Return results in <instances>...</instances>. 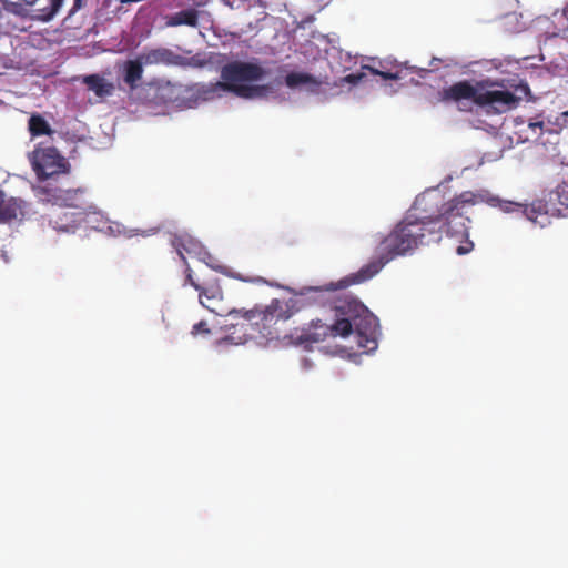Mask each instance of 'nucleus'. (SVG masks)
<instances>
[{
    "mask_svg": "<svg viewBox=\"0 0 568 568\" xmlns=\"http://www.w3.org/2000/svg\"><path fill=\"white\" fill-rule=\"evenodd\" d=\"M338 282L334 283L338 284ZM333 282L324 286L305 287L298 297L288 301L274 298L264 307H254L247 311L232 310L227 314L241 322L233 324L241 326L244 331V338L239 337V343L245 341V336L257 332L264 337L272 335L271 327L278 321H286L294 315L301 307L311 304L325 306L332 302V308L335 312L336 321L328 325L321 320H313L307 327L301 331L297 341L301 344L318 343L325 341L328 336L347 337L354 334L357 346L365 352L374 351L377 347L378 320L377 317L357 298L352 296L333 297L332 294L337 290L332 288Z\"/></svg>",
    "mask_w": 568,
    "mask_h": 568,
    "instance_id": "1",
    "label": "nucleus"
},
{
    "mask_svg": "<svg viewBox=\"0 0 568 568\" xmlns=\"http://www.w3.org/2000/svg\"><path fill=\"white\" fill-rule=\"evenodd\" d=\"M439 240V220H432V216L417 217L409 213L378 243L374 257L356 273L339 280L336 287H348L352 284L366 282L396 256L404 255L418 245L437 243ZM332 288H335L334 284Z\"/></svg>",
    "mask_w": 568,
    "mask_h": 568,
    "instance_id": "2",
    "label": "nucleus"
},
{
    "mask_svg": "<svg viewBox=\"0 0 568 568\" xmlns=\"http://www.w3.org/2000/svg\"><path fill=\"white\" fill-rule=\"evenodd\" d=\"M32 190L39 201L60 207L74 209V212L94 219L93 229L100 232H113V226L92 201L88 187L61 189L51 182H47L45 184L33 185Z\"/></svg>",
    "mask_w": 568,
    "mask_h": 568,
    "instance_id": "3",
    "label": "nucleus"
},
{
    "mask_svg": "<svg viewBox=\"0 0 568 568\" xmlns=\"http://www.w3.org/2000/svg\"><path fill=\"white\" fill-rule=\"evenodd\" d=\"M493 85L488 80L479 81L473 85L469 81L464 80L444 88L438 92L439 102H459L463 100H471L479 106H490L495 112L503 113L515 108L519 98L508 90L486 89Z\"/></svg>",
    "mask_w": 568,
    "mask_h": 568,
    "instance_id": "4",
    "label": "nucleus"
},
{
    "mask_svg": "<svg viewBox=\"0 0 568 568\" xmlns=\"http://www.w3.org/2000/svg\"><path fill=\"white\" fill-rule=\"evenodd\" d=\"M266 70L255 62L231 61L221 68L217 85L224 87L226 92L243 99H254L265 95L267 85L252 84L264 79Z\"/></svg>",
    "mask_w": 568,
    "mask_h": 568,
    "instance_id": "5",
    "label": "nucleus"
},
{
    "mask_svg": "<svg viewBox=\"0 0 568 568\" xmlns=\"http://www.w3.org/2000/svg\"><path fill=\"white\" fill-rule=\"evenodd\" d=\"M479 201H484L481 194L465 191L447 202L443 212L438 216H432V220L440 221V233L445 231L449 236H467L469 214Z\"/></svg>",
    "mask_w": 568,
    "mask_h": 568,
    "instance_id": "6",
    "label": "nucleus"
},
{
    "mask_svg": "<svg viewBox=\"0 0 568 568\" xmlns=\"http://www.w3.org/2000/svg\"><path fill=\"white\" fill-rule=\"evenodd\" d=\"M525 212L528 220L541 227L547 224L549 216H568V174L548 193L547 199L534 201Z\"/></svg>",
    "mask_w": 568,
    "mask_h": 568,
    "instance_id": "7",
    "label": "nucleus"
},
{
    "mask_svg": "<svg viewBox=\"0 0 568 568\" xmlns=\"http://www.w3.org/2000/svg\"><path fill=\"white\" fill-rule=\"evenodd\" d=\"M28 159L40 184H45L50 179L70 171L68 160L53 146L38 145L28 154Z\"/></svg>",
    "mask_w": 568,
    "mask_h": 568,
    "instance_id": "8",
    "label": "nucleus"
},
{
    "mask_svg": "<svg viewBox=\"0 0 568 568\" xmlns=\"http://www.w3.org/2000/svg\"><path fill=\"white\" fill-rule=\"evenodd\" d=\"M139 57L145 67L163 64L182 68H203L207 63L201 53H196L192 57H183L175 53L171 49L163 47L144 49L141 53H139Z\"/></svg>",
    "mask_w": 568,
    "mask_h": 568,
    "instance_id": "9",
    "label": "nucleus"
},
{
    "mask_svg": "<svg viewBox=\"0 0 568 568\" xmlns=\"http://www.w3.org/2000/svg\"><path fill=\"white\" fill-rule=\"evenodd\" d=\"M172 244L184 262L186 261L185 255L197 257L200 261L205 263H207L206 257H211L210 253L204 250L203 245L190 235H176L174 236Z\"/></svg>",
    "mask_w": 568,
    "mask_h": 568,
    "instance_id": "10",
    "label": "nucleus"
},
{
    "mask_svg": "<svg viewBox=\"0 0 568 568\" xmlns=\"http://www.w3.org/2000/svg\"><path fill=\"white\" fill-rule=\"evenodd\" d=\"M49 222L58 232H74L81 223H90L91 221L77 212L59 211L51 215Z\"/></svg>",
    "mask_w": 568,
    "mask_h": 568,
    "instance_id": "11",
    "label": "nucleus"
},
{
    "mask_svg": "<svg viewBox=\"0 0 568 568\" xmlns=\"http://www.w3.org/2000/svg\"><path fill=\"white\" fill-rule=\"evenodd\" d=\"M27 203L19 197L6 199L0 192V223L10 222L24 215Z\"/></svg>",
    "mask_w": 568,
    "mask_h": 568,
    "instance_id": "12",
    "label": "nucleus"
},
{
    "mask_svg": "<svg viewBox=\"0 0 568 568\" xmlns=\"http://www.w3.org/2000/svg\"><path fill=\"white\" fill-rule=\"evenodd\" d=\"M200 303L210 312L216 315H223V310L220 304L223 300V292L219 285H203L199 291Z\"/></svg>",
    "mask_w": 568,
    "mask_h": 568,
    "instance_id": "13",
    "label": "nucleus"
},
{
    "mask_svg": "<svg viewBox=\"0 0 568 568\" xmlns=\"http://www.w3.org/2000/svg\"><path fill=\"white\" fill-rule=\"evenodd\" d=\"M62 2L63 0H32L29 7L33 18L49 21L61 8Z\"/></svg>",
    "mask_w": 568,
    "mask_h": 568,
    "instance_id": "14",
    "label": "nucleus"
},
{
    "mask_svg": "<svg viewBox=\"0 0 568 568\" xmlns=\"http://www.w3.org/2000/svg\"><path fill=\"white\" fill-rule=\"evenodd\" d=\"M82 82L87 85L88 90L93 91L98 98H106L112 95L114 85L100 74L84 75Z\"/></svg>",
    "mask_w": 568,
    "mask_h": 568,
    "instance_id": "15",
    "label": "nucleus"
},
{
    "mask_svg": "<svg viewBox=\"0 0 568 568\" xmlns=\"http://www.w3.org/2000/svg\"><path fill=\"white\" fill-rule=\"evenodd\" d=\"M199 23V11L193 8L184 9L178 11L166 19L168 27H179V26H189V27H197Z\"/></svg>",
    "mask_w": 568,
    "mask_h": 568,
    "instance_id": "16",
    "label": "nucleus"
},
{
    "mask_svg": "<svg viewBox=\"0 0 568 568\" xmlns=\"http://www.w3.org/2000/svg\"><path fill=\"white\" fill-rule=\"evenodd\" d=\"M145 64L141 61L139 54L135 59L129 60L124 64V82L131 88L134 89L138 85V82L142 79L143 68Z\"/></svg>",
    "mask_w": 568,
    "mask_h": 568,
    "instance_id": "17",
    "label": "nucleus"
},
{
    "mask_svg": "<svg viewBox=\"0 0 568 568\" xmlns=\"http://www.w3.org/2000/svg\"><path fill=\"white\" fill-rule=\"evenodd\" d=\"M193 95L203 101L213 100L214 98H219L222 95L224 87L217 85L216 82L210 83H196L191 88Z\"/></svg>",
    "mask_w": 568,
    "mask_h": 568,
    "instance_id": "18",
    "label": "nucleus"
},
{
    "mask_svg": "<svg viewBox=\"0 0 568 568\" xmlns=\"http://www.w3.org/2000/svg\"><path fill=\"white\" fill-rule=\"evenodd\" d=\"M484 196V201H479V203L485 202L490 206H498L503 212L505 213H511V212H523L526 216V209H529L530 205L524 206L520 203L513 202V201H505L496 196H489L481 194Z\"/></svg>",
    "mask_w": 568,
    "mask_h": 568,
    "instance_id": "19",
    "label": "nucleus"
},
{
    "mask_svg": "<svg viewBox=\"0 0 568 568\" xmlns=\"http://www.w3.org/2000/svg\"><path fill=\"white\" fill-rule=\"evenodd\" d=\"M285 83L288 88H297L300 85H313L318 88L323 82L306 72H291L285 77Z\"/></svg>",
    "mask_w": 568,
    "mask_h": 568,
    "instance_id": "20",
    "label": "nucleus"
},
{
    "mask_svg": "<svg viewBox=\"0 0 568 568\" xmlns=\"http://www.w3.org/2000/svg\"><path fill=\"white\" fill-rule=\"evenodd\" d=\"M28 125L32 136L51 135L54 132L47 120L40 114H32Z\"/></svg>",
    "mask_w": 568,
    "mask_h": 568,
    "instance_id": "21",
    "label": "nucleus"
},
{
    "mask_svg": "<svg viewBox=\"0 0 568 568\" xmlns=\"http://www.w3.org/2000/svg\"><path fill=\"white\" fill-rule=\"evenodd\" d=\"M463 239H465L460 245H458L456 247V253L458 255H465L469 252L473 251L474 248V243L469 240V234L467 236H462Z\"/></svg>",
    "mask_w": 568,
    "mask_h": 568,
    "instance_id": "22",
    "label": "nucleus"
},
{
    "mask_svg": "<svg viewBox=\"0 0 568 568\" xmlns=\"http://www.w3.org/2000/svg\"><path fill=\"white\" fill-rule=\"evenodd\" d=\"M463 239H465L460 245H458L456 247V253L458 255H465L469 252L473 251L474 248V243L469 240V234L467 236H462Z\"/></svg>",
    "mask_w": 568,
    "mask_h": 568,
    "instance_id": "23",
    "label": "nucleus"
},
{
    "mask_svg": "<svg viewBox=\"0 0 568 568\" xmlns=\"http://www.w3.org/2000/svg\"><path fill=\"white\" fill-rule=\"evenodd\" d=\"M528 128L532 131L536 138H539L544 133L545 122L541 120H530Z\"/></svg>",
    "mask_w": 568,
    "mask_h": 568,
    "instance_id": "24",
    "label": "nucleus"
},
{
    "mask_svg": "<svg viewBox=\"0 0 568 568\" xmlns=\"http://www.w3.org/2000/svg\"><path fill=\"white\" fill-rule=\"evenodd\" d=\"M209 333H210V329L207 327L206 322L201 321V322L196 323L195 325H193V328H192V334L193 335L209 334Z\"/></svg>",
    "mask_w": 568,
    "mask_h": 568,
    "instance_id": "25",
    "label": "nucleus"
},
{
    "mask_svg": "<svg viewBox=\"0 0 568 568\" xmlns=\"http://www.w3.org/2000/svg\"><path fill=\"white\" fill-rule=\"evenodd\" d=\"M185 273H186V276H185L186 283H189L191 286H193L199 292L203 285H201L200 283L194 281L193 275H192V270L190 268L189 265L186 266Z\"/></svg>",
    "mask_w": 568,
    "mask_h": 568,
    "instance_id": "26",
    "label": "nucleus"
},
{
    "mask_svg": "<svg viewBox=\"0 0 568 568\" xmlns=\"http://www.w3.org/2000/svg\"><path fill=\"white\" fill-rule=\"evenodd\" d=\"M364 77V73H351L344 78V81L351 84H357Z\"/></svg>",
    "mask_w": 568,
    "mask_h": 568,
    "instance_id": "27",
    "label": "nucleus"
},
{
    "mask_svg": "<svg viewBox=\"0 0 568 568\" xmlns=\"http://www.w3.org/2000/svg\"><path fill=\"white\" fill-rule=\"evenodd\" d=\"M556 124L560 126L568 125V110L562 112L556 120Z\"/></svg>",
    "mask_w": 568,
    "mask_h": 568,
    "instance_id": "28",
    "label": "nucleus"
},
{
    "mask_svg": "<svg viewBox=\"0 0 568 568\" xmlns=\"http://www.w3.org/2000/svg\"><path fill=\"white\" fill-rule=\"evenodd\" d=\"M84 3H85V0H74L69 14H73L75 11L81 9L84 6Z\"/></svg>",
    "mask_w": 568,
    "mask_h": 568,
    "instance_id": "29",
    "label": "nucleus"
},
{
    "mask_svg": "<svg viewBox=\"0 0 568 568\" xmlns=\"http://www.w3.org/2000/svg\"><path fill=\"white\" fill-rule=\"evenodd\" d=\"M376 74L381 75L383 79L385 80H395L397 79L398 77L392 72H381V71H376Z\"/></svg>",
    "mask_w": 568,
    "mask_h": 568,
    "instance_id": "30",
    "label": "nucleus"
},
{
    "mask_svg": "<svg viewBox=\"0 0 568 568\" xmlns=\"http://www.w3.org/2000/svg\"><path fill=\"white\" fill-rule=\"evenodd\" d=\"M32 2V0H11L10 1V4H27V6H30Z\"/></svg>",
    "mask_w": 568,
    "mask_h": 568,
    "instance_id": "31",
    "label": "nucleus"
},
{
    "mask_svg": "<svg viewBox=\"0 0 568 568\" xmlns=\"http://www.w3.org/2000/svg\"><path fill=\"white\" fill-rule=\"evenodd\" d=\"M11 0H0V3H2L4 7L10 4Z\"/></svg>",
    "mask_w": 568,
    "mask_h": 568,
    "instance_id": "32",
    "label": "nucleus"
},
{
    "mask_svg": "<svg viewBox=\"0 0 568 568\" xmlns=\"http://www.w3.org/2000/svg\"><path fill=\"white\" fill-rule=\"evenodd\" d=\"M523 89H524V91H525V92H528V91H529V88H528V85H527V84L523 85Z\"/></svg>",
    "mask_w": 568,
    "mask_h": 568,
    "instance_id": "33",
    "label": "nucleus"
}]
</instances>
